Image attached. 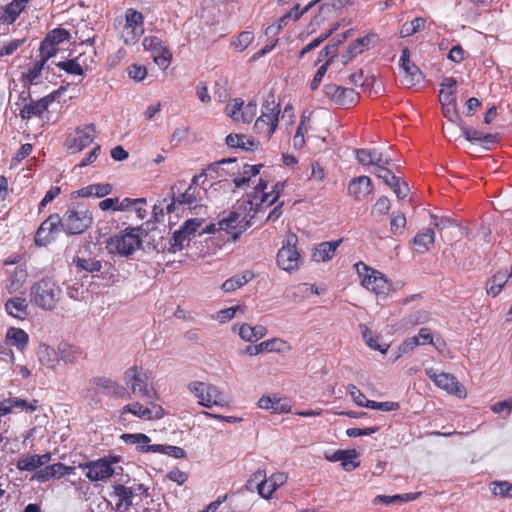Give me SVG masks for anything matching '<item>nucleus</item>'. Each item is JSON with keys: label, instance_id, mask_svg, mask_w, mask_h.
<instances>
[{"label": "nucleus", "instance_id": "f257e3e1", "mask_svg": "<svg viewBox=\"0 0 512 512\" xmlns=\"http://www.w3.org/2000/svg\"><path fill=\"white\" fill-rule=\"evenodd\" d=\"M268 182L262 178L247 198L239 200L235 209L217 223L219 231L231 234L235 240L247 227L252 225L257 215L273 205L285 188V182H277L270 192H267Z\"/></svg>", "mask_w": 512, "mask_h": 512}, {"label": "nucleus", "instance_id": "f03ea898", "mask_svg": "<svg viewBox=\"0 0 512 512\" xmlns=\"http://www.w3.org/2000/svg\"><path fill=\"white\" fill-rule=\"evenodd\" d=\"M62 290L50 277L42 278L30 287L29 301L32 305L52 311L61 299Z\"/></svg>", "mask_w": 512, "mask_h": 512}, {"label": "nucleus", "instance_id": "7ed1b4c3", "mask_svg": "<svg viewBox=\"0 0 512 512\" xmlns=\"http://www.w3.org/2000/svg\"><path fill=\"white\" fill-rule=\"evenodd\" d=\"M171 203L167 205V212H173L177 206L195 209L201 206V201L206 194L204 188L199 185L187 186L185 181H178L171 186Z\"/></svg>", "mask_w": 512, "mask_h": 512}, {"label": "nucleus", "instance_id": "20e7f679", "mask_svg": "<svg viewBox=\"0 0 512 512\" xmlns=\"http://www.w3.org/2000/svg\"><path fill=\"white\" fill-rule=\"evenodd\" d=\"M280 112V104L276 102L275 95L270 92L261 105L260 116L254 123L255 133L269 140L277 129Z\"/></svg>", "mask_w": 512, "mask_h": 512}, {"label": "nucleus", "instance_id": "39448f33", "mask_svg": "<svg viewBox=\"0 0 512 512\" xmlns=\"http://www.w3.org/2000/svg\"><path fill=\"white\" fill-rule=\"evenodd\" d=\"M123 382L130 397L135 395L148 400H154L157 397L154 387L149 383L147 372L142 366L134 364L127 368L123 373Z\"/></svg>", "mask_w": 512, "mask_h": 512}, {"label": "nucleus", "instance_id": "423d86ee", "mask_svg": "<svg viewBox=\"0 0 512 512\" xmlns=\"http://www.w3.org/2000/svg\"><path fill=\"white\" fill-rule=\"evenodd\" d=\"M354 267L364 288L378 296L388 295L391 283L382 272L369 267L362 261L357 262Z\"/></svg>", "mask_w": 512, "mask_h": 512}, {"label": "nucleus", "instance_id": "0eeeda50", "mask_svg": "<svg viewBox=\"0 0 512 512\" xmlns=\"http://www.w3.org/2000/svg\"><path fill=\"white\" fill-rule=\"evenodd\" d=\"M61 220L63 231L68 234H80L91 226L93 217L85 205L77 204L69 207Z\"/></svg>", "mask_w": 512, "mask_h": 512}, {"label": "nucleus", "instance_id": "6e6552de", "mask_svg": "<svg viewBox=\"0 0 512 512\" xmlns=\"http://www.w3.org/2000/svg\"><path fill=\"white\" fill-rule=\"evenodd\" d=\"M139 228H127L120 234L110 238L107 249L110 253L122 256L131 255L141 245Z\"/></svg>", "mask_w": 512, "mask_h": 512}, {"label": "nucleus", "instance_id": "1a4fd4ad", "mask_svg": "<svg viewBox=\"0 0 512 512\" xmlns=\"http://www.w3.org/2000/svg\"><path fill=\"white\" fill-rule=\"evenodd\" d=\"M296 243V235H288L277 253V265L289 273L297 270L301 263V255L297 250Z\"/></svg>", "mask_w": 512, "mask_h": 512}, {"label": "nucleus", "instance_id": "9d476101", "mask_svg": "<svg viewBox=\"0 0 512 512\" xmlns=\"http://www.w3.org/2000/svg\"><path fill=\"white\" fill-rule=\"evenodd\" d=\"M96 138V128L94 124H86L77 127L70 133L64 143V146L71 153H78L91 145Z\"/></svg>", "mask_w": 512, "mask_h": 512}, {"label": "nucleus", "instance_id": "9b49d317", "mask_svg": "<svg viewBox=\"0 0 512 512\" xmlns=\"http://www.w3.org/2000/svg\"><path fill=\"white\" fill-rule=\"evenodd\" d=\"M425 374L438 388L446 391L448 394L458 396L459 398L466 397L465 388L452 374L437 372L434 368L425 369Z\"/></svg>", "mask_w": 512, "mask_h": 512}, {"label": "nucleus", "instance_id": "f8f14e48", "mask_svg": "<svg viewBox=\"0 0 512 512\" xmlns=\"http://www.w3.org/2000/svg\"><path fill=\"white\" fill-rule=\"evenodd\" d=\"M225 113L235 122L250 123L256 116L257 102L251 100L245 105L241 98H234L226 105Z\"/></svg>", "mask_w": 512, "mask_h": 512}, {"label": "nucleus", "instance_id": "ddd939ff", "mask_svg": "<svg viewBox=\"0 0 512 512\" xmlns=\"http://www.w3.org/2000/svg\"><path fill=\"white\" fill-rule=\"evenodd\" d=\"M117 461L116 457H104L96 461L87 462L81 465V467L87 470L86 477L90 481H106L113 476L115 471L112 468V464Z\"/></svg>", "mask_w": 512, "mask_h": 512}, {"label": "nucleus", "instance_id": "4468645a", "mask_svg": "<svg viewBox=\"0 0 512 512\" xmlns=\"http://www.w3.org/2000/svg\"><path fill=\"white\" fill-rule=\"evenodd\" d=\"M142 45L145 50L151 53L154 62L162 70L168 68L172 60V54L160 38L157 36H146L143 39Z\"/></svg>", "mask_w": 512, "mask_h": 512}, {"label": "nucleus", "instance_id": "2eb2a0df", "mask_svg": "<svg viewBox=\"0 0 512 512\" xmlns=\"http://www.w3.org/2000/svg\"><path fill=\"white\" fill-rule=\"evenodd\" d=\"M127 413L132 414L133 416L139 419L148 421L154 419H161L165 415V411L160 405L156 403H151L150 407H146L137 401L126 404L121 408V416Z\"/></svg>", "mask_w": 512, "mask_h": 512}, {"label": "nucleus", "instance_id": "dca6fc26", "mask_svg": "<svg viewBox=\"0 0 512 512\" xmlns=\"http://www.w3.org/2000/svg\"><path fill=\"white\" fill-rule=\"evenodd\" d=\"M325 95L335 104L350 107L358 100V93L352 88H345L336 84H328L324 87Z\"/></svg>", "mask_w": 512, "mask_h": 512}, {"label": "nucleus", "instance_id": "f3484780", "mask_svg": "<svg viewBox=\"0 0 512 512\" xmlns=\"http://www.w3.org/2000/svg\"><path fill=\"white\" fill-rule=\"evenodd\" d=\"M74 470V467L58 462L52 465H46L45 467L37 470L32 479L37 480L38 482H46L51 479H60L73 473Z\"/></svg>", "mask_w": 512, "mask_h": 512}, {"label": "nucleus", "instance_id": "a211bd4d", "mask_svg": "<svg viewBox=\"0 0 512 512\" xmlns=\"http://www.w3.org/2000/svg\"><path fill=\"white\" fill-rule=\"evenodd\" d=\"M97 385L101 393L105 396L114 397L117 399H130V393L127 388L117 381L109 377H95Z\"/></svg>", "mask_w": 512, "mask_h": 512}, {"label": "nucleus", "instance_id": "6ab92c4d", "mask_svg": "<svg viewBox=\"0 0 512 512\" xmlns=\"http://www.w3.org/2000/svg\"><path fill=\"white\" fill-rule=\"evenodd\" d=\"M58 227L62 228V220L59 214H51L42 222L35 235V243L39 246H45L52 238L50 235L55 232Z\"/></svg>", "mask_w": 512, "mask_h": 512}, {"label": "nucleus", "instance_id": "aec40b11", "mask_svg": "<svg viewBox=\"0 0 512 512\" xmlns=\"http://www.w3.org/2000/svg\"><path fill=\"white\" fill-rule=\"evenodd\" d=\"M287 343L283 339L280 338H272L265 340L257 345L247 346L243 353L249 356H255L264 352H284L286 349Z\"/></svg>", "mask_w": 512, "mask_h": 512}, {"label": "nucleus", "instance_id": "412c9836", "mask_svg": "<svg viewBox=\"0 0 512 512\" xmlns=\"http://www.w3.org/2000/svg\"><path fill=\"white\" fill-rule=\"evenodd\" d=\"M372 191V181L368 176L354 178L348 184L349 194L357 201L364 200Z\"/></svg>", "mask_w": 512, "mask_h": 512}, {"label": "nucleus", "instance_id": "4be33fe9", "mask_svg": "<svg viewBox=\"0 0 512 512\" xmlns=\"http://www.w3.org/2000/svg\"><path fill=\"white\" fill-rule=\"evenodd\" d=\"M51 457V453L26 455L17 461L16 467L20 471L32 472L48 464L51 461Z\"/></svg>", "mask_w": 512, "mask_h": 512}, {"label": "nucleus", "instance_id": "5701e85b", "mask_svg": "<svg viewBox=\"0 0 512 512\" xmlns=\"http://www.w3.org/2000/svg\"><path fill=\"white\" fill-rule=\"evenodd\" d=\"M342 240L326 241L318 244L312 251L311 257L315 262H328L334 255Z\"/></svg>", "mask_w": 512, "mask_h": 512}, {"label": "nucleus", "instance_id": "b1692460", "mask_svg": "<svg viewBox=\"0 0 512 512\" xmlns=\"http://www.w3.org/2000/svg\"><path fill=\"white\" fill-rule=\"evenodd\" d=\"M54 101L53 95L45 96L37 101L31 100L29 103L25 104L22 110L20 111V116L23 119H30L34 116H40L46 111L49 105Z\"/></svg>", "mask_w": 512, "mask_h": 512}, {"label": "nucleus", "instance_id": "393cba45", "mask_svg": "<svg viewBox=\"0 0 512 512\" xmlns=\"http://www.w3.org/2000/svg\"><path fill=\"white\" fill-rule=\"evenodd\" d=\"M456 85L457 81L455 78L446 77L441 83V89L439 92V101L442 106H446L448 109H452V111L456 108V99L454 96Z\"/></svg>", "mask_w": 512, "mask_h": 512}, {"label": "nucleus", "instance_id": "a878e982", "mask_svg": "<svg viewBox=\"0 0 512 512\" xmlns=\"http://www.w3.org/2000/svg\"><path fill=\"white\" fill-rule=\"evenodd\" d=\"M30 0H13L0 12V21L3 24H13Z\"/></svg>", "mask_w": 512, "mask_h": 512}, {"label": "nucleus", "instance_id": "bb28decb", "mask_svg": "<svg viewBox=\"0 0 512 512\" xmlns=\"http://www.w3.org/2000/svg\"><path fill=\"white\" fill-rule=\"evenodd\" d=\"M205 393V402H200V406L211 408L213 406L225 407L228 405V401L224 393L216 385L206 383Z\"/></svg>", "mask_w": 512, "mask_h": 512}, {"label": "nucleus", "instance_id": "cd10ccee", "mask_svg": "<svg viewBox=\"0 0 512 512\" xmlns=\"http://www.w3.org/2000/svg\"><path fill=\"white\" fill-rule=\"evenodd\" d=\"M5 311L8 315L24 320L28 315V301L25 297H12L5 303Z\"/></svg>", "mask_w": 512, "mask_h": 512}, {"label": "nucleus", "instance_id": "c85d7f7f", "mask_svg": "<svg viewBox=\"0 0 512 512\" xmlns=\"http://www.w3.org/2000/svg\"><path fill=\"white\" fill-rule=\"evenodd\" d=\"M238 334L243 341L254 343L266 336L267 328L262 325L251 326L243 323L238 326Z\"/></svg>", "mask_w": 512, "mask_h": 512}, {"label": "nucleus", "instance_id": "c756f323", "mask_svg": "<svg viewBox=\"0 0 512 512\" xmlns=\"http://www.w3.org/2000/svg\"><path fill=\"white\" fill-rule=\"evenodd\" d=\"M36 355L40 364L49 369H54L59 362L56 350L45 343L39 344Z\"/></svg>", "mask_w": 512, "mask_h": 512}, {"label": "nucleus", "instance_id": "7c9ffc66", "mask_svg": "<svg viewBox=\"0 0 512 512\" xmlns=\"http://www.w3.org/2000/svg\"><path fill=\"white\" fill-rule=\"evenodd\" d=\"M6 341L10 346L23 352L29 343V335L26 331L17 327H9L6 332Z\"/></svg>", "mask_w": 512, "mask_h": 512}, {"label": "nucleus", "instance_id": "2f4dec72", "mask_svg": "<svg viewBox=\"0 0 512 512\" xmlns=\"http://www.w3.org/2000/svg\"><path fill=\"white\" fill-rule=\"evenodd\" d=\"M255 478L258 479V482L255 483L258 494L265 499L271 498L277 488L270 478L267 477L266 471L264 469H258L255 471Z\"/></svg>", "mask_w": 512, "mask_h": 512}, {"label": "nucleus", "instance_id": "473e14b6", "mask_svg": "<svg viewBox=\"0 0 512 512\" xmlns=\"http://www.w3.org/2000/svg\"><path fill=\"white\" fill-rule=\"evenodd\" d=\"M113 495L119 500L116 504L117 509L128 511L132 505L134 497L132 489L122 484H116L113 486Z\"/></svg>", "mask_w": 512, "mask_h": 512}, {"label": "nucleus", "instance_id": "72a5a7b5", "mask_svg": "<svg viewBox=\"0 0 512 512\" xmlns=\"http://www.w3.org/2000/svg\"><path fill=\"white\" fill-rule=\"evenodd\" d=\"M112 185L109 183H95L83 187L75 192L78 197L87 198L95 196L98 198L105 197L112 192Z\"/></svg>", "mask_w": 512, "mask_h": 512}, {"label": "nucleus", "instance_id": "f704fd0d", "mask_svg": "<svg viewBox=\"0 0 512 512\" xmlns=\"http://www.w3.org/2000/svg\"><path fill=\"white\" fill-rule=\"evenodd\" d=\"M435 241L434 231L430 228L424 229L422 232H419L413 238V244L415 246V250L418 253L424 254L431 249Z\"/></svg>", "mask_w": 512, "mask_h": 512}, {"label": "nucleus", "instance_id": "c9c22d12", "mask_svg": "<svg viewBox=\"0 0 512 512\" xmlns=\"http://www.w3.org/2000/svg\"><path fill=\"white\" fill-rule=\"evenodd\" d=\"M28 277L27 270L23 267H15L10 273L6 289L10 294L18 292L25 284Z\"/></svg>", "mask_w": 512, "mask_h": 512}, {"label": "nucleus", "instance_id": "e433bc0d", "mask_svg": "<svg viewBox=\"0 0 512 512\" xmlns=\"http://www.w3.org/2000/svg\"><path fill=\"white\" fill-rule=\"evenodd\" d=\"M400 67L405 72V74L410 77V79L407 81L410 85L414 84V82H419V79L421 77V73L418 69V67L411 62L410 60V53L408 49H404L400 56Z\"/></svg>", "mask_w": 512, "mask_h": 512}, {"label": "nucleus", "instance_id": "4c0bfd02", "mask_svg": "<svg viewBox=\"0 0 512 512\" xmlns=\"http://www.w3.org/2000/svg\"><path fill=\"white\" fill-rule=\"evenodd\" d=\"M47 63L42 60H36L31 66L27 68V71L22 75V81L29 85H37L42 82V74Z\"/></svg>", "mask_w": 512, "mask_h": 512}, {"label": "nucleus", "instance_id": "58836bf2", "mask_svg": "<svg viewBox=\"0 0 512 512\" xmlns=\"http://www.w3.org/2000/svg\"><path fill=\"white\" fill-rule=\"evenodd\" d=\"M254 277L253 273L250 271H245L241 274H236L231 278L227 279L223 282L221 289L224 292H233L242 286L246 285L249 281Z\"/></svg>", "mask_w": 512, "mask_h": 512}, {"label": "nucleus", "instance_id": "ea45409f", "mask_svg": "<svg viewBox=\"0 0 512 512\" xmlns=\"http://www.w3.org/2000/svg\"><path fill=\"white\" fill-rule=\"evenodd\" d=\"M370 44V36H364L352 42L345 53L342 54V62L347 64L358 54L362 53Z\"/></svg>", "mask_w": 512, "mask_h": 512}, {"label": "nucleus", "instance_id": "a19ab883", "mask_svg": "<svg viewBox=\"0 0 512 512\" xmlns=\"http://www.w3.org/2000/svg\"><path fill=\"white\" fill-rule=\"evenodd\" d=\"M226 144L230 148H240L245 151L252 150L255 146V141L251 136L244 134L230 133L226 137Z\"/></svg>", "mask_w": 512, "mask_h": 512}, {"label": "nucleus", "instance_id": "79ce46f5", "mask_svg": "<svg viewBox=\"0 0 512 512\" xmlns=\"http://www.w3.org/2000/svg\"><path fill=\"white\" fill-rule=\"evenodd\" d=\"M0 403H4V406L9 409V413L12 412L13 408L27 412H34L38 408V400L35 399H33L32 401H27L25 399L12 397L4 399L0 401Z\"/></svg>", "mask_w": 512, "mask_h": 512}, {"label": "nucleus", "instance_id": "37998d69", "mask_svg": "<svg viewBox=\"0 0 512 512\" xmlns=\"http://www.w3.org/2000/svg\"><path fill=\"white\" fill-rule=\"evenodd\" d=\"M262 165H248L245 164L242 171L239 172L233 179V183L236 187L240 188L246 185L252 177H255L260 173Z\"/></svg>", "mask_w": 512, "mask_h": 512}, {"label": "nucleus", "instance_id": "c03bdc74", "mask_svg": "<svg viewBox=\"0 0 512 512\" xmlns=\"http://www.w3.org/2000/svg\"><path fill=\"white\" fill-rule=\"evenodd\" d=\"M507 274L498 272L493 275L486 284V292L493 297L497 296L507 282Z\"/></svg>", "mask_w": 512, "mask_h": 512}, {"label": "nucleus", "instance_id": "a18cd8bd", "mask_svg": "<svg viewBox=\"0 0 512 512\" xmlns=\"http://www.w3.org/2000/svg\"><path fill=\"white\" fill-rule=\"evenodd\" d=\"M426 19L423 17H416L411 21L405 22L400 30L401 37H409L417 32H420L426 28Z\"/></svg>", "mask_w": 512, "mask_h": 512}, {"label": "nucleus", "instance_id": "49530a36", "mask_svg": "<svg viewBox=\"0 0 512 512\" xmlns=\"http://www.w3.org/2000/svg\"><path fill=\"white\" fill-rule=\"evenodd\" d=\"M94 383H97L95 377L89 380L86 388L82 391V397L89 405H97L101 401V390Z\"/></svg>", "mask_w": 512, "mask_h": 512}, {"label": "nucleus", "instance_id": "de8ad7c7", "mask_svg": "<svg viewBox=\"0 0 512 512\" xmlns=\"http://www.w3.org/2000/svg\"><path fill=\"white\" fill-rule=\"evenodd\" d=\"M254 40L252 31H242L234 37L230 43V47L236 52H243Z\"/></svg>", "mask_w": 512, "mask_h": 512}, {"label": "nucleus", "instance_id": "09e8293b", "mask_svg": "<svg viewBox=\"0 0 512 512\" xmlns=\"http://www.w3.org/2000/svg\"><path fill=\"white\" fill-rule=\"evenodd\" d=\"M189 236L185 234V232L182 229H178L173 233V236L171 237L169 241V247L167 250L171 253H176L177 251H180L184 248L185 243L189 241Z\"/></svg>", "mask_w": 512, "mask_h": 512}, {"label": "nucleus", "instance_id": "8fccbe9b", "mask_svg": "<svg viewBox=\"0 0 512 512\" xmlns=\"http://www.w3.org/2000/svg\"><path fill=\"white\" fill-rule=\"evenodd\" d=\"M489 487L495 496L512 498V484L508 481H493L490 483Z\"/></svg>", "mask_w": 512, "mask_h": 512}, {"label": "nucleus", "instance_id": "3c124183", "mask_svg": "<svg viewBox=\"0 0 512 512\" xmlns=\"http://www.w3.org/2000/svg\"><path fill=\"white\" fill-rule=\"evenodd\" d=\"M126 24L125 26L137 29L138 32H144L143 23L144 17L142 13L134 9H128L125 14Z\"/></svg>", "mask_w": 512, "mask_h": 512}, {"label": "nucleus", "instance_id": "603ef678", "mask_svg": "<svg viewBox=\"0 0 512 512\" xmlns=\"http://www.w3.org/2000/svg\"><path fill=\"white\" fill-rule=\"evenodd\" d=\"M359 454L355 449L344 450L341 458V466L344 470L350 472L357 468L360 463L356 461Z\"/></svg>", "mask_w": 512, "mask_h": 512}, {"label": "nucleus", "instance_id": "864d4df0", "mask_svg": "<svg viewBox=\"0 0 512 512\" xmlns=\"http://www.w3.org/2000/svg\"><path fill=\"white\" fill-rule=\"evenodd\" d=\"M74 262L76 263V266L84 271H87L89 273H95L99 272L102 268V263L99 260L92 259V258H76L74 259Z\"/></svg>", "mask_w": 512, "mask_h": 512}, {"label": "nucleus", "instance_id": "5fc2aeb1", "mask_svg": "<svg viewBox=\"0 0 512 512\" xmlns=\"http://www.w3.org/2000/svg\"><path fill=\"white\" fill-rule=\"evenodd\" d=\"M121 439L126 444L137 445L139 451L141 446H147L151 441L150 438L143 433L122 434Z\"/></svg>", "mask_w": 512, "mask_h": 512}, {"label": "nucleus", "instance_id": "6e6d98bb", "mask_svg": "<svg viewBox=\"0 0 512 512\" xmlns=\"http://www.w3.org/2000/svg\"><path fill=\"white\" fill-rule=\"evenodd\" d=\"M57 52V46L51 43L50 40H46L44 38L39 48V59L47 63L50 58L57 54Z\"/></svg>", "mask_w": 512, "mask_h": 512}, {"label": "nucleus", "instance_id": "4d7b16f0", "mask_svg": "<svg viewBox=\"0 0 512 512\" xmlns=\"http://www.w3.org/2000/svg\"><path fill=\"white\" fill-rule=\"evenodd\" d=\"M237 311L243 312L244 310L241 306L229 307V308H225V309L217 311L212 316V318L214 320L218 321L219 323H226L235 317Z\"/></svg>", "mask_w": 512, "mask_h": 512}, {"label": "nucleus", "instance_id": "13d9d810", "mask_svg": "<svg viewBox=\"0 0 512 512\" xmlns=\"http://www.w3.org/2000/svg\"><path fill=\"white\" fill-rule=\"evenodd\" d=\"M70 33L64 28H56L49 32L45 39L58 46L60 43L69 40Z\"/></svg>", "mask_w": 512, "mask_h": 512}, {"label": "nucleus", "instance_id": "bf43d9fd", "mask_svg": "<svg viewBox=\"0 0 512 512\" xmlns=\"http://www.w3.org/2000/svg\"><path fill=\"white\" fill-rule=\"evenodd\" d=\"M365 407L370 408L372 410H381V411H396L400 408L398 402L385 401V402H377L373 400L367 401Z\"/></svg>", "mask_w": 512, "mask_h": 512}, {"label": "nucleus", "instance_id": "052dcab7", "mask_svg": "<svg viewBox=\"0 0 512 512\" xmlns=\"http://www.w3.org/2000/svg\"><path fill=\"white\" fill-rule=\"evenodd\" d=\"M188 390L198 399L199 405H200V402H205L206 382L192 381L188 384Z\"/></svg>", "mask_w": 512, "mask_h": 512}, {"label": "nucleus", "instance_id": "680f3d73", "mask_svg": "<svg viewBox=\"0 0 512 512\" xmlns=\"http://www.w3.org/2000/svg\"><path fill=\"white\" fill-rule=\"evenodd\" d=\"M363 338L365 339L367 345L370 348H372L374 350H378L381 353L387 352L389 346L387 344H379L378 337H373L372 332L369 331L367 328L363 331Z\"/></svg>", "mask_w": 512, "mask_h": 512}, {"label": "nucleus", "instance_id": "e2e57ef3", "mask_svg": "<svg viewBox=\"0 0 512 512\" xmlns=\"http://www.w3.org/2000/svg\"><path fill=\"white\" fill-rule=\"evenodd\" d=\"M420 345L419 338L413 336L404 340L398 347L396 358L401 357L403 354L411 352L415 347Z\"/></svg>", "mask_w": 512, "mask_h": 512}, {"label": "nucleus", "instance_id": "0e129e2a", "mask_svg": "<svg viewBox=\"0 0 512 512\" xmlns=\"http://www.w3.org/2000/svg\"><path fill=\"white\" fill-rule=\"evenodd\" d=\"M58 68L73 75H82L83 68L76 60L61 61L56 64Z\"/></svg>", "mask_w": 512, "mask_h": 512}, {"label": "nucleus", "instance_id": "69168bd1", "mask_svg": "<svg viewBox=\"0 0 512 512\" xmlns=\"http://www.w3.org/2000/svg\"><path fill=\"white\" fill-rule=\"evenodd\" d=\"M25 39H13L7 44H0V57L12 55L17 49L22 46Z\"/></svg>", "mask_w": 512, "mask_h": 512}, {"label": "nucleus", "instance_id": "338daca9", "mask_svg": "<svg viewBox=\"0 0 512 512\" xmlns=\"http://www.w3.org/2000/svg\"><path fill=\"white\" fill-rule=\"evenodd\" d=\"M391 161L392 159L390 156L374 149L373 160L371 165L376 167V171L388 167Z\"/></svg>", "mask_w": 512, "mask_h": 512}, {"label": "nucleus", "instance_id": "774afa93", "mask_svg": "<svg viewBox=\"0 0 512 512\" xmlns=\"http://www.w3.org/2000/svg\"><path fill=\"white\" fill-rule=\"evenodd\" d=\"M143 32H138L137 29H134L129 26H124L122 31V39L125 44L132 45L135 44L140 37L142 36Z\"/></svg>", "mask_w": 512, "mask_h": 512}]
</instances>
